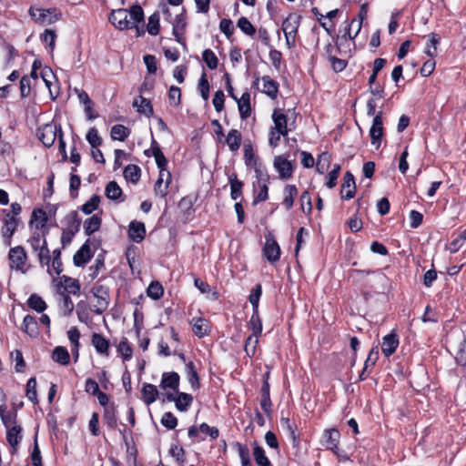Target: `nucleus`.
<instances>
[{"mask_svg": "<svg viewBox=\"0 0 466 466\" xmlns=\"http://www.w3.org/2000/svg\"><path fill=\"white\" fill-rule=\"evenodd\" d=\"M91 293L96 299V302L93 305L92 311L97 315H101L107 309L109 306V288L105 285L96 283L92 287Z\"/></svg>", "mask_w": 466, "mask_h": 466, "instance_id": "1", "label": "nucleus"}, {"mask_svg": "<svg viewBox=\"0 0 466 466\" xmlns=\"http://www.w3.org/2000/svg\"><path fill=\"white\" fill-rule=\"evenodd\" d=\"M30 16L35 23L41 25H48L57 22L61 16V12L56 8H34L29 9Z\"/></svg>", "mask_w": 466, "mask_h": 466, "instance_id": "2", "label": "nucleus"}, {"mask_svg": "<svg viewBox=\"0 0 466 466\" xmlns=\"http://www.w3.org/2000/svg\"><path fill=\"white\" fill-rule=\"evenodd\" d=\"M9 266L12 269L25 274L29 269L27 265V254L22 246L11 248L8 252Z\"/></svg>", "mask_w": 466, "mask_h": 466, "instance_id": "3", "label": "nucleus"}, {"mask_svg": "<svg viewBox=\"0 0 466 466\" xmlns=\"http://www.w3.org/2000/svg\"><path fill=\"white\" fill-rule=\"evenodd\" d=\"M273 167L280 179H289L293 176L295 166L289 160V155L285 154L275 157Z\"/></svg>", "mask_w": 466, "mask_h": 466, "instance_id": "4", "label": "nucleus"}, {"mask_svg": "<svg viewBox=\"0 0 466 466\" xmlns=\"http://www.w3.org/2000/svg\"><path fill=\"white\" fill-rule=\"evenodd\" d=\"M61 127L54 124H46L38 129V137L43 145L50 147L54 145L57 136L60 137Z\"/></svg>", "mask_w": 466, "mask_h": 466, "instance_id": "5", "label": "nucleus"}, {"mask_svg": "<svg viewBox=\"0 0 466 466\" xmlns=\"http://www.w3.org/2000/svg\"><path fill=\"white\" fill-rule=\"evenodd\" d=\"M127 10L124 8L113 10L109 15V21L119 30L131 29L133 28L134 22L127 19Z\"/></svg>", "mask_w": 466, "mask_h": 466, "instance_id": "6", "label": "nucleus"}, {"mask_svg": "<svg viewBox=\"0 0 466 466\" xmlns=\"http://www.w3.org/2000/svg\"><path fill=\"white\" fill-rule=\"evenodd\" d=\"M4 213L5 214V218L4 219V226L1 228V232L5 238V245L10 246L12 236L16 231L20 219L18 218H15V216H10V212L7 210H4Z\"/></svg>", "mask_w": 466, "mask_h": 466, "instance_id": "7", "label": "nucleus"}, {"mask_svg": "<svg viewBox=\"0 0 466 466\" xmlns=\"http://www.w3.org/2000/svg\"><path fill=\"white\" fill-rule=\"evenodd\" d=\"M371 144L378 148L381 144L383 136L382 112L380 111L373 118L372 126L370 129Z\"/></svg>", "mask_w": 466, "mask_h": 466, "instance_id": "8", "label": "nucleus"}, {"mask_svg": "<svg viewBox=\"0 0 466 466\" xmlns=\"http://www.w3.org/2000/svg\"><path fill=\"white\" fill-rule=\"evenodd\" d=\"M280 248L272 237H267L263 248V254L270 263L277 262L280 258Z\"/></svg>", "mask_w": 466, "mask_h": 466, "instance_id": "9", "label": "nucleus"}, {"mask_svg": "<svg viewBox=\"0 0 466 466\" xmlns=\"http://www.w3.org/2000/svg\"><path fill=\"white\" fill-rule=\"evenodd\" d=\"M340 434L336 429L326 430L323 433V446L327 450L332 451L336 455H339V443Z\"/></svg>", "mask_w": 466, "mask_h": 466, "instance_id": "10", "label": "nucleus"}, {"mask_svg": "<svg viewBox=\"0 0 466 466\" xmlns=\"http://www.w3.org/2000/svg\"><path fill=\"white\" fill-rule=\"evenodd\" d=\"M356 193V184L354 176L351 172L347 171L343 177V183L341 186L340 195L341 198L349 200L354 198Z\"/></svg>", "mask_w": 466, "mask_h": 466, "instance_id": "11", "label": "nucleus"}, {"mask_svg": "<svg viewBox=\"0 0 466 466\" xmlns=\"http://www.w3.org/2000/svg\"><path fill=\"white\" fill-rule=\"evenodd\" d=\"M179 380L180 377L177 372H164L159 386L164 390H171L176 393L179 390Z\"/></svg>", "mask_w": 466, "mask_h": 466, "instance_id": "12", "label": "nucleus"}, {"mask_svg": "<svg viewBox=\"0 0 466 466\" xmlns=\"http://www.w3.org/2000/svg\"><path fill=\"white\" fill-rule=\"evenodd\" d=\"M0 417H1V420L5 428H10V427H13L14 425H17L16 424L17 413L15 410H13V411L7 410L5 394H3V397L0 400Z\"/></svg>", "mask_w": 466, "mask_h": 466, "instance_id": "13", "label": "nucleus"}, {"mask_svg": "<svg viewBox=\"0 0 466 466\" xmlns=\"http://www.w3.org/2000/svg\"><path fill=\"white\" fill-rule=\"evenodd\" d=\"M171 181V175L169 172L164 173L159 171V176L155 183L154 191L155 194L161 198H165L168 193V187Z\"/></svg>", "mask_w": 466, "mask_h": 466, "instance_id": "14", "label": "nucleus"}, {"mask_svg": "<svg viewBox=\"0 0 466 466\" xmlns=\"http://www.w3.org/2000/svg\"><path fill=\"white\" fill-rule=\"evenodd\" d=\"M260 392V407L265 413L269 414L271 412L272 402L270 400V385L268 383V373L265 375Z\"/></svg>", "mask_w": 466, "mask_h": 466, "instance_id": "15", "label": "nucleus"}, {"mask_svg": "<svg viewBox=\"0 0 466 466\" xmlns=\"http://www.w3.org/2000/svg\"><path fill=\"white\" fill-rule=\"evenodd\" d=\"M272 120L274 122V131L281 134L283 137L288 135V118L287 116L280 110L275 109L272 114Z\"/></svg>", "mask_w": 466, "mask_h": 466, "instance_id": "16", "label": "nucleus"}, {"mask_svg": "<svg viewBox=\"0 0 466 466\" xmlns=\"http://www.w3.org/2000/svg\"><path fill=\"white\" fill-rule=\"evenodd\" d=\"M146 236V228L143 222L139 221H131L128 227V237L129 238L136 242L140 243Z\"/></svg>", "mask_w": 466, "mask_h": 466, "instance_id": "17", "label": "nucleus"}, {"mask_svg": "<svg viewBox=\"0 0 466 466\" xmlns=\"http://www.w3.org/2000/svg\"><path fill=\"white\" fill-rule=\"evenodd\" d=\"M91 343L98 354L106 357L109 356V340L106 339L102 334L94 333L91 338Z\"/></svg>", "mask_w": 466, "mask_h": 466, "instance_id": "18", "label": "nucleus"}, {"mask_svg": "<svg viewBox=\"0 0 466 466\" xmlns=\"http://www.w3.org/2000/svg\"><path fill=\"white\" fill-rule=\"evenodd\" d=\"M399 346V338L396 333H390L383 337L381 350L386 357L391 356Z\"/></svg>", "mask_w": 466, "mask_h": 466, "instance_id": "19", "label": "nucleus"}, {"mask_svg": "<svg viewBox=\"0 0 466 466\" xmlns=\"http://www.w3.org/2000/svg\"><path fill=\"white\" fill-rule=\"evenodd\" d=\"M92 257L89 240L87 239L74 255L73 260L76 267L86 264Z\"/></svg>", "mask_w": 466, "mask_h": 466, "instance_id": "20", "label": "nucleus"}, {"mask_svg": "<svg viewBox=\"0 0 466 466\" xmlns=\"http://www.w3.org/2000/svg\"><path fill=\"white\" fill-rule=\"evenodd\" d=\"M300 24V15L289 14L282 23V30L284 35H293L296 36Z\"/></svg>", "mask_w": 466, "mask_h": 466, "instance_id": "21", "label": "nucleus"}, {"mask_svg": "<svg viewBox=\"0 0 466 466\" xmlns=\"http://www.w3.org/2000/svg\"><path fill=\"white\" fill-rule=\"evenodd\" d=\"M194 334L198 338H204L210 332L209 323L204 318H193L190 321Z\"/></svg>", "mask_w": 466, "mask_h": 466, "instance_id": "22", "label": "nucleus"}, {"mask_svg": "<svg viewBox=\"0 0 466 466\" xmlns=\"http://www.w3.org/2000/svg\"><path fill=\"white\" fill-rule=\"evenodd\" d=\"M269 181L253 183L254 199L253 204L266 201L268 198Z\"/></svg>", "mask_w": 466, "mask_h": 466, "instance_id": "23", "label": "nucleus"}, {"mask_svg": "<svg viewBox=\"0 0 466 466\" xmlns=\"http://www.w3.org/2000/svg\"><path fill=\"white\" fill-rule=\"evenodd\" d=\"M6 441L12 448V452L15 453L22 440V428L19 425H14L13 427L6 428Z\"/></svg>", "mask_w": 466, "mask_h": 466, "instance_id": "24", "label": "nucleus"}, {"mask_svg": "<svg viewBox=\"0 0 466 466\" xmlns=\"http://www.w3.org/2000/svg\"><path fill=\"white\" fill-rule=\"evenodd\" d=\"M238 108L239 111V115L242 120L247 119L251 115V106H250V94L248 92H244L240 98H238Z\"/></svg>", "mask_w": 466, "mask_h": 466, "instance_id": "25", "label": "nucleus"}, {"mask_svg": "<svg viewBox=\"0 0 466 466\" xmlns=\"http://www.w3.org/2000/svg\"><path fill=\"white\" fill-rule=\"evenodd\" d=\"M142 400L146 405L155 402L158 397L157 387L150 383H144L141 390Z\"/></svg>", "mask_w": 466, "mask_h": 466, "instance_id": "26", "label": "nucleus"}, {"mask_svg": "<svg viewBox=\"0 0 466 466\" xmlns=\"http://www.w3.org/2000/svg\"><path fill=\"white\" fill-rule=\"evenodd\" d=\"M105 194L107 198L114 201L123 202L125 200V198H123L122 188L116 181H110L107 183Z\"/></svg>", "mask_w": 466, "mask_h": 466, "instance_id": "27", "label": "nucleus"}, {"mask_svg": "<svg viewBox=\"0 0 466 466\" xmlns=\"http://www.w3.org/2000/svg\"><path fill=\"white\" fill-rule=\"evenodd\" d=\"M263 82L262 93L266 94L271 99H275L279 93V84L272 79L269 76H263L261 78Z\"/></svg>", "mask_w": 466, "mask_h": 466, "instance_id": "28", "label": "nucleus"}, {"mask_svg": "<svg viewBox=\"0 0 466 466\" xmlns=\"http://www.w3.org/2000/svg\"><path fill=\"white\" fill-rule=\"evenodd\" d=\"M298 188L295 185L288 184L284 187L283 189V201L282 205L285 207L287 210H289L294 204V200L298 196Z\"/></svg>", "mask_w": 466, "mask_h": 466, "instance_id": "29", "label": "nucleus"}, {"mask_svg": "<svg viewBox=\"0 0 466 466\" xmlns=\"http://www.w3.org/2000/svg\"><path fill=\"white\" fill-rule=\"evenodd\" d=\"M152 155L155 157L156 164L157 167L159 168V171H162L164 173L168 172L167 170V160L166 157L164 156L163 152L161 151L157 142L156 140L152 141Z\"/></svg>", "mask_w": 466, "mask_h": 466, "instance_id": "30", "label": "nucleus"}, {"mask_svg": "<svg viewBox=\"0 0 466 466\" xmlns=\"http://www.w3.org/2000/svg\"><path fill=\"white\" fill-rule=\"evenodd\" d=\"M186 19L185 15L183 14H179L176 15V18L173 22V35L175 36V39L178 43H183V34L186 28Z\"/></svg>", "mask_w": 466, "mask_h": 466, "instance_id": "31", "label": "nucleus"}, {"mask_svg": "<svg viewBox=\"0 0 466 466\" xmlns=\"http://www.w3.org/2000/svg\"><path fill=\"white\" fill-rule=\"evenodd\" d=\"M133 106L137 107V111L147 116H151L154 113L152 104L147 98L139 96L134 99Z\"/></svg>", "mask_w": 466, "mask_h": 466, "instance_id": "32", "label": "nucleus"}, {"mask_svg": "<svg viewBox=\"0 0 466 466\" xmlns=\"http://www.w3.org/2000/svg\"><path fill=\"white\" fill-rule=\"evenodd\" d=\"M52 360L63 366H66L70 362V355L66 347L56 346L52 352Z\"/></svg>", "mask_w": 466, "mask_h": 466, "instance_id": "33", "label": "nucleus"}, {"mask_svg": "<svg viewBox=\"0 0 466 466\" xmlns=\"http://www.w3.org/2000/svg\"><path fill=\"white\" fill-rule=\"evenodd\" d=\"M228 182L230 184V197L232 199L237 200L242 196L244 184L238 179L236 173H232L228 176Z\"/></svg>", "mask_w": 466, "mask_h": 466, "instance_id": "34", "label": "nucleus"}, {"mask_svg": "<svg viewBox=\"0 0 466 466\" xmlns=\"http://www.w3.org/2000/svg\"><path fill=\"white\" fill-rule=\"evenodd\" d=\"M241 133L238 129H231L227 137L226 143L232 152H236L239 149L241 146Z\"/></svg>", "mask_w": 466, "mask_h": 466, "instance_id": "35", "label": "nucleus"}, {"mask_svg": "<svg viewBox=\"0 0 466 466\" xmlns=\"http://www.w3.org/2000/svg\"><path fill=\"white\" fill-rule=\"evenodd\" d=\"M61 284L64 287V291L69 294L77 295L80 292V284L79 281L76 279H72L67 276H63L61 278Z\"/></svg>", "mask_w": 466, "mask_h": 466, "instance_id": "36", "label": "nucleus"}, {"mask_svg": "<svg viewBox=\"0 0 466 466\" xmlns=\"http://www.w3.org/2000/svg\"><path fill=\"white\" fill-rule=\"evenodd\" d=\"M22 329L32 338L38 335V324L35 317L26 315L23 320Z\"/></svg>", "mask_w": 466, "mask_h": 466, "instance_id": "37", "label": "nucleus"}, {"mask_svg": "<svg viewBox=\"0 0 466 466\" xmlns=\"http://www.w3.org/2000/svg\"><path fill=\"white\" fill-rule=\"evenodd\" d=\"M66 224V228L63 229H67L73 232L77 233L80 229L81 220L78 218L77 211L74 210L68 213L64 220Z\"/></svg>", "mask_w": 466, "mask_h": 466, "instance_id": "38", "label": "nucleus"}, {"mask_svg": "<svg viewBox=\"0 0 466 466\" xmlns=\"http://www.w3.org/2000/svg\"><path fill=\"white\" fill-rule=\"evenodd\" d=\"M176 408L182 412L187 411L193 402L192 395L186 392H176Z\"/></svg>", "mask_w": 466, "mask_h": 466, "instance_id": "39", "label": "nucleus"}, {"mask_svg": "<svg viewBox=\"0 0 466 466\" xmlns=\"http://www.w3.org/2000/svg\"><path fill=\"white\" fill-rule=\"evenodd\" d=\"M124 177L133 184H136L138 182L141 177V169L137 165H127L123 171Z\"/></svg>", "mask_w": 466, "mask_h": 466, "instance_id": "40", "label": "nucleus"}, {"mask_svg": "<svg viewBox=\"0 0 466 466\" xmlns=\"http://www.w3.org/2000/svg\"><path fill=\"white\" fill-rule=\"evenodd\" d=\"M102 219L98 215H93L87 218L84 223L85 233L87 236L92 235L97 231L101 227Z\"/></svg>", "mask_w": 466, "mask_h": 466, "instance_id": "41", "label": "nucleus"}, {"mask_svg": "<svg viewBox=\"0 0 466 466\" xmlns=\"http://www.w3.org/2000/svg\"><path fill=\"white\" fill-rule=\"evenodd\" d=\"M131 131L128 127L121 124H116L111 127L110 136L113 140L124 141L130 135Z\"/></svg>", "mask_w": 466, "mask_h": 466, "instance_id": "42", "label": "nucleus"}, {"mask_svg": "<svg viewBox=\"0 0 466 466\" xmlns=\"http://www.w3.org/2000/svg\"><path fill=\"white\" fill-rule=\"evenodd\" d=\"M27 305L30 309L35 310L38 313L44 312L46 309V303L45 300L35 293L30 295L27 299Z\"/></svg>", "mask_w": 466, "mask_h": 466, "instance_id": "43", "label": "nucleus"}, {"mask_svg": "<svg viewBox=\"0 0 466 466\" xmlns=\"http://www.w3.org/2000/svg\"><path fill=\"white\" fill-rule=\"evenodd\" d=\"M186 373L188 380L189 384L193 389H198L199 384V378L198 374L197 372V370L195 368V365L192 361H189L186 364Z\"/></svg>", "mask_w": 466, "mask_h": 466, "instance_id": "44", "label": "nucleus"}, {"mask_svg": "<svg viewBox=\"0 0 466 466\" xmlns=\"http://www.w3.org/2000/svg\"><path fill=\"white\" fill-rule=\"evenodd\" d=\"M253 456L256 463L258 466H272L270 461L266 456L264 449L257 443H255L253 449Z\"/></svg>", "mask_w": 466, "mask_h": 466, "instance_id": "45", "label": "nucleus"}, {"mask_svg": "<svg viewBox=\"0 0 466 466\" xmlns=\"http://www.w3.org/2000/svg\"><path fill=\"white\" fill-rule=\"evenodd\" d=\"M440 36L436 33L429 35V43L425 48V54L431 58L437 56V46L440 44Z\"/></svg>", "mask_w": 466, "mask_h": 466, "instance_id": "46", "label": "nucleus"}, {"mask_svg": "<svg viewBox=\"0 0 466 466\" xmlns=\"http://www.w3.org/2000/svg\"><path fill=\"white\" fill-rule=\"evenodd\" d=\"M60 296L59 308L63 311L64 316H69L74 310V303L67 293L60 292Z\"/></svg>", "mask_w": 466, "mask_h": 466, "instance_id": "47", "label": "nucleus"}, {"mask_svg": "<svg viewBox=\"0 0 466 466\" xmlns=\"http://www.w3.org/2000/svg\"><path fill=\"white\" fill-rule=\"evenodd\" d=\"M159 21H160V15H159L158 12L153 13L148 17V22L147 25V31L148 32L149 35H158L159 29H160Z\"/></svg>", "mask_w": 466, "mask_h": 466, "instance_id": "48", "label": "nucleus"}, {"mask_svg": "<svg viewBox=\"0 0 466 466\" xmlns=\"http://www.w3.org/2000/svg\"><path fill=\"white\" fill-rule=\"evenodd\" d=\"M244 160L248 167H253L257 163H261L255 155L252 146L249 144L244 145Z\"/></svg>", "mask_w": 466, "mask_h": 466, "instance_id": "49", "label": "nucleus"}, {"mask_svg": "<svg viewBox=\"0 0 466 466\" xmlns=\"http://www.w3.org/2000/svg\"><path fill=\"white\" fill-rule=\"evenodd\" d=\"M38 261L41 267H47V271L49 274H51V268H50V251L47 247V244L45 246H42L41 249L36 252Z\"/></svg>", "mask_w": 466, "mask_h": 466, "instance_id": "50", "label": "nucleus"}, {"mask_svg": "<svg viewBox=\"0 0 466 466\" xmlns=\"http://www.w3.org/2000/svg\"><path fill=\"white\" fill-rule=\"evenodd\" d=\"M248 327L252 330V335L259 336L261 334L262 322L258 311H252V315L248 323Z\"/></svg>", "mask_w": 466, "mask_h": 466, "instance_id": "51", "label": "nucleus"}, {"mask_svg": "<svg viewBox=\"0 0 466 466\" xmlns=\"http://www.w3.org/2000/svg\"><path fill=\"white\" fill-rule=\"evenodd\" d=\"M454 359L458 365H460V366L466 365V339H462L458 343Z\"/></svg>", "mask_w": 466, "mask_h": 466, "instance_id": "52", "label": "nucleus"}, {"mask_svg": "<svg viewBox=\"0 0 466 466\" xmlns=\"http://www.w3.org/2000/svg\"><path fill=\"white\" fill-rule=\"evenodd\" d=\"M147 294L152 299H159L164 294V289L158 281H152L147 289Z\"/></svg>", "mask_w": 466, "mask_h": 466, "instance_id": "53", "label": "nucleus"}, {"mask_svg": "<svg viewBox=\"0 0 466 466\" xmlns=\"http://www.w3.org/2000/svg\"><path fill=\"white\" fill-rule=\"evenodd\" d=\"M202 59L209 69L214 70L218 67V59L211 49H205L203 51Z\"/></svg>", "mask_w": 466, "mask_h": 466, "instance_id": "54", "label": "nucleus"}, {"mask_svg": "<svg viewBox=\"0 0 466 466\" xmlns=\"http://www.w3.org/2000/svg\"><path fill=\"white\" fill-rule=\"evenodd\" d=\"M26 397L34 404L38 403L37 392H36V380L35 378H30L26 383Z\"/></svg>", "mask_w": 466, "mask_h": 466, "instance_id": "55", "label": "nucleus"}, {"mask_svg": "<svg viewBox=\"0 0 466 466\" xmlns=\"http://www.w3.org/2000/svg\"><path fill=\"white\" fill-rule=\"evenodd\" d=\"M237 25L247 35L252 36L256 33V29H255L254 25L245 16H241L238 20Z\"/></svg>", "mask_w": 466, "mask_h": 466, "instance_id": "56", "label": "nucleus"}, {"mask_svg": "<svg viewBox=\"0 0 466 466\" xmlns=\"http://www.w3.org/2000/svg\"><path fill=\"white\" fill-rule=\"evenodd\" d=\"M253 169L256 177V181L254 183L270 180V177L268 173V170L262 163H257L256 166L253 167Z\"/></svg>", "mask_w": 466, "mask_h": 466, "instance_id": "57", "label": "nucleus"}, {"mask_svg": "<svg viewBox=\"0 0 466 466\" xmlns=\"http://www.w3.org/2000/svg\"><path fill=\"white\" fill-rule=\"evenodd\" d=\"M262 294V288L260 284H258L250 292L248 300L252 305V311H258V302Z\"/></svg>", "mask_w": 466, "mask_h": 466, "instance_id": "58", "label": "nucleus"}, {"mask_svg": "<svg viewBox=\"0 0 466 466\" xmlns=\"http://www.w3.org/2000/svg\"><path fill=\"white\" fill-rule=\"evenodd\" d=\"M169 105L177 107L181 103V90L178 86H171L168 91Z\"/></svg>", "mask_w": 466, "mask_h": 466, "instance_id": "59", "label": "nucleus"}, {"mask_svg": "<svg viewBox=\"0 0 466 466\" xmlns=\"http://www.w3.org/2000/svg\"><path fill=\"white\" fill-rule=\"evenodd\" d=\"M105 268V258L103 255H98L95 260V264L89 268V277L94 279L100 273L101 269Z\"/></svg>", "mask_w": 466, "mask_h": 466, "instance_id": "60", "label": "nucleus"}, {"mask_svg": "<svg viewBox=\"0 0 466 466\" xmlns=\"http://www.w3.org/2000/svg\"><path fill=\"white\" fill-rule=\"evenodd\" d=\"M292 443L294 450V456L296 459H300L306 453V448L301 446L300 440L298 434L289 437Z\"/></svg>", "mask_w": 466, "mask_h": 466, "instance_id": "61", "label": "nucleus"}, {"mask_svg": "<svg viewBox=\"0 0 466 466\" xmlns=\"http://www.w3.org/2000/svg\"><path fill=\"white\" fill-rule=\"evenodd\" d=\"M258 336L250 335L247 338L245 342V352L248 357H253L256 353V348L258 343Z\"/></svg>", "mask_w": 466, "mask_h": 466, "instance_id": "62", "label": "nucleus"}, {"mask_svg": "<svg viewBox=\"0 0 466 466\" xmlns=\"http://www.w3.org/2000/svg\"><path fill=\"white\" fill-rule=\"evenodd\" d=\"M99 203L100 197L94 195L87 202L82 205L80 208L85 214L88 215L98 208Z\"/></svg>", "mask_w": 466, "mask_h": 466, "instance_id": "63", "label": "nucleus"}, {"mask_svg": "<svg viewBox=\"0 0 466 466\" xmlns=\"http://www.w3.org/2000/svg\"><path fill=\"white\" fill-rule=\"evenodd\" d=\"M241 466H251L249 450L246 445L237 443Z\"/></svg>", "mask_w": 466, "mask_h": 466, "instance_id": "64", "label": "nucleus"}]
</instances>
